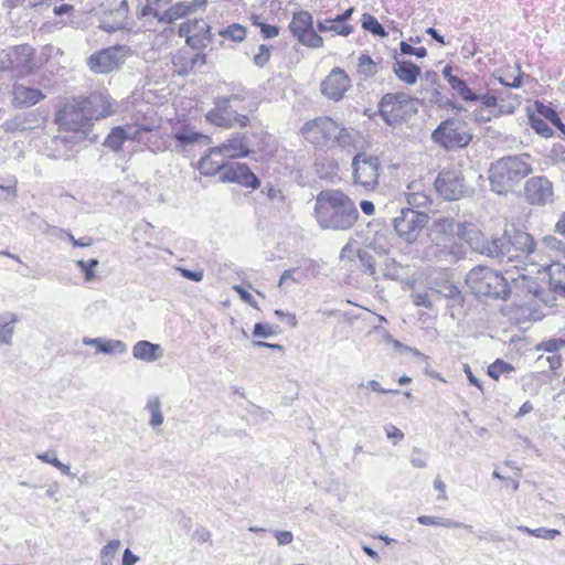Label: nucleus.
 <instances>
[{
    "instance_id": "nucleus-1",
    "label": "nucleus",
    "mask_w": 565,
    "mask_h": 565,
    "mask_svg": "<svg viewBox=\"0 0 565 565\" xmlns=\"http://www.w3.org/2000/svg\"><path fill=\"white\" fill-rule=\"evenodd\" d=\"M315 217L321 230L349 231L358 222L360 213L348 194L330 189L317 195Z\"/></svg>"
},
{
    "instance_id": "nucleus-2",
    "label": "nucleus",
    "mask_w": 565,
    "mask_h": 565,
    "mask_svg": "<svg viewBox=\"0 0 565 565\" xmlns=\"http://www.w3.org/2000/svg\"><path fill=\"white\" fill-rule=\"evenodd\" d=\"M258 109V102L246 100L245 92L239 88L226 97L214 98V126L231 129L235 126L246 127L249 118L244 113H254Z\"/></svg>"
},
{
    "instance_id": "nucleus-3",
    "label": "nucleus",
    "mask_w": 565,
    "mask_h": 565,
    "mask_svg": "<svg viewBox=\"0 0 565 565\" xmlns=\"http://www.w3.org/2000/svg\"><path fill=\"white\" fill-rule=\"evenodd\" d=\"M465 281L478 298L505 301L511 295V286L507 278L500 271L488 266L473 267L467 274Z\"/></svg>"
},
{
    "instance_id": "nucleus-4",
    "label": "nucleus",
    "mask_w": 565,
    "mask_h": 565,
    "mask_svg": "<svg viewBox=\"0 0 565 565\" xmlns=\"http://www.w3.org/2000/svg\"><path fill=\"white\" fill-rule=\"evenodd\" d=\"M531 171V166L518 156L501 158L492 163L489 169L491 190L498 194H507Z\"/></svg>"
},
{
    "instance_id": "nucleus-5",
    "label": "nucleus",
    "mask_w": 565,
    "mask_h": 565,
    "mask_svg": "<svg viewBox=\"0 0 565 565\" xmlns=\"http://www.w3.org/2000/svg\"><path fill=\"white\" fill-rule=\"evenodd\" d=\"M431 139L446 150L466 148L472 140V134L462 119L450 117L443 120L431 134Z\"/></svg>"
},
{
    "instance_id": "nucleus-6",
    "label": "nucleus",
    "mask_w": 565,
    "mask_h": 565,
    "mask_svg": "<svg viewBox=\"0 0 565 565\" xmlns=\"http://www.w3.org/2000/svg\"><path fill=\"white\" fill-rule=\"evenodd\" d=\"M352 181L366 192L375 191L380 184L382 171L381 160L377 156L360 151L354 154L351 163Z\"/></svg>"
},
{
    "instance_id": "nucleus-7",
    "label": "nucleus",
    "mask_w": 565,
    "mask_h": 565,
    "mask_svg": "<svg viewBox=\"0 0 565 565\" xmlns=\"http://www.w3.org/2000/svg\"><path fill=\"white\" fill-rule=\"evenodd\" d=\"M468 245L473 252L487 257L495 258L499 262H513V256L512 253L509 252L504 232L501 236H492L491 238H488L480 230H478L477 226L470 227Z\"/></svg>"
},
{
    "instance_id": "nucleus-8",
    "label": "nucleus",
    "mask_w": 565,
    "mask_h": 565,
    "mask_svg": "<svg viewBox=\"0 0 565 565\" xmlns=\"http://www.w3.org/2000/svg\"><path fill=\"white\" fill-rule=\"evenodd\" d=\"M379 114L388 126L407 120L413 109V99L405 93H386L379 102Z\"/></svg>"
},
{
    "instance_id": "nucleus-9",
    "label": "nucleus",
    "mask_w": 565,
    "mask_h": 565,
    "mask_svg": "<svg viewBox=\"0 0 565 565\" xmlns=\"http://www.w3.org/2000/svg\"><path fill=\"white\" fill-rule=\"evenodd\" d=\"M429 216L425 212L404 207L399 214L393 218V227L402 239L406 243H414L419 236L422 230L428 223Z\"/></svg>"
},
{
    "instance_id": "nucleus-10",
    "label": "nucleus",
    "mask_w": 565,
    "mask_h": 565,
    "mask_svg": "<svg viewBox=\"0 0 565 565\" xmlns=\"http://www.w3.org/2000/svg\"><path fill=\"white\" fill-rule=\"evenodd\" d=\"M56 122L67 131L87 132L92 127L78 98L67 100L56 113Z\"/></svg>"
},
{
    "instance_id": "nucleus-11",
    "label": "nucleus",
    "mask_w": 565,
    "mask_h": 565,
    "mask_svg": "<svg viewBox=\"0 0 565 565\" xmlns=\"http://www.w3.org/2000/svg\"><path fill=\"white\" fill-rule=\"evenodd\" d=\"M338 122L330 117H318L301 127L303 137L316 147H329L335 137Z\"/></svg>"
},
{
    "instance_id": "nucleus-12",
    "label": "nucleus",
    "mask_w": 565,
    "mask_h": 565,
    "mask_svg": "<svg viewBox=\"0 0 565 565\" xmlns=\"http://www.w3.org/2000/svg\"><path fill=\"white\" fill-rule=\"evenodd\" d=\"M214 174H218L221 182L237 183L244 188L258 189L260 180L246 163L231 162L214 168Z\"/></svg>"
},
{
    "instance_id": "nucleus-13",
    "label": "nucleus",
    "mask_w": 565,
    "mask_h": 565,
    "mask_svg": "<svg viewBox=\"0 0 565 565\" xmlns=\"http://www.w3.org/2000/svg\"><path fill=\"white\" fill-rule=\"evenodd\" d=\"M435 189L437 193L447 201L461 199L466 193L465 179L460 170H441L436 180Z\"/></svg>"
},
{
    "instance_id": "nucleus-14",
    "label": "nucleus",
    "mask_w": 565,
    "mask_h": 565,
    "mask_svg": "<svg viewBox=\"0 0 565 565\" xmlns=\"http://www.w3.org/2000/svg\"><path fill=\"white\" fill-rule=\"evenodd\" d=\"M127 51L128 49L124 45H116L104 49L89 56V67L95 73H109L125 62Z\"/></svg>"
},
{
    "instance_id": "nucleus-15",
    "label": "nucleus",
    "mask_w": 565,
    "mask_h": 565,
    "mask_svg": "<svg viewBox=\"0 0 565 565\" xmlns=\"http://www.w3.org/2000/svg\"><path fill=\"white\" fill-rule=\"evenodd\" d=\"M504 235L507 236L509 252L512 253L513 260L534 252L535 241L527 232L511 224L505 226Z\"/></svg>"
},
{
    "instance_id": "nucleus-16",
    "label": "nucleus",
    "mask_w": 565,
    "mask_h": 565,
    "mask_svg": "<svg viewBox=\"0 0 565 565\" xmlns=\"http://www.w3.org/2000/svg\"><path fill=\"white\" fill-rule=\"evenodd\" d=\"M211 26L204 20H188L183 22L179 28L180 36H184L186 44L194 50H201L206 46V42H210Z\"/></svg>"
},
{
    "instance_id": "nucleus-17",
    "label": "nucleus",
    "mask_w": 565,
    "mask_h": 565,
    "mask_svg": "<svg viewBox=\"0 0 565 565\" xmlns=\"http://www.w3.org/2000/svg\"><path fill=\"white\" fill-rule=\"evenodd\" d=\"M350 87L351 79L340 67H334L320 85L321 93L333 102L341 100Z\"/></svg>"
},
{
    "instance_id": "nucleus-18",
    "label": "nucleus",
    "mask_w": 565,
    "mask_h": 565,
    "mask_svg": "<svg viewBox=\"0 0 565 565\" xmlns=\"http://www.w3.org/2000/svg\"><path fill=\"white\" fill-rule=\"evenodd\" d=\"M463 256L460 245L454 242L433 243L424 250V258L428 262L455 264Z\"/></svg>"
},
{
    "instance_id": "nucleus-19",
    "label": "nucleus",
    "mask_w": 565,
    "mask_h": 565,
    "mask_svg": "<svg viewBox=\"0 0 565 565\" xmlns=\"http://www.w3.org/2000/svg\"><path fill=\"white\" fill-rule=\"evenodd\" d=\"M78 99L92 122L113 113L110 97L105 93L95 92L87 97H78Z\"/></svg>"
},
{
    "instance_id": "nucleus-20",
    "label": "nucleus",
    "mask_w": 565,
    "mask_h": 565,
    "mask_svg": "<svg viewBox=\"0 0 565 565\" xmlns=\"http://www.w3.org/2000/svg\"><path fill=\"white\" fill-rule=\"evenodd\" d=\"M247 136L235 132L225 142L214 146V154H220L228 159L249 157L255 149L249 148Z\"/></svg>"
},
{
    "instance_id": "nucleus-21",
    "label": "nucleus",
    "mask_w": 565,
    "mask_h": 565,
    "mask_svg": "<svg viewBox=\"0 0 565 565\" xmlns=\"http://www.w3.org/2000/svg\"><path fill=\"white\" fill-rule=\"evenodd\" d=\"M525 195L531 204L543 205L552 201L553 185L545 177H534L525 183Z\"/></svg>"
},
{
    "instance_id": "nucleus-22",
    "label": "nucleus",
    "mask_w": 565,
    "mask_h": 565,
    "mask_svg": "<svg viewBox=\"0 0 565 565\" xmlns=\"http://www.w3.org/2000/svg\"><path fill=\"white\" fill-rule=\"evenodd\" d=\"M454 66L451 64L445 65L443 68V77L447 81L449 86L457 93V95L463 100L469 103L477 102V92L469 87L467 81L459 77L454 73Z\"/></svg>"
},
{
    "instance_id": "nucleus-23",
    "label": "nucleus",
    "mask_w": 565,
    "mask_h": 565,
    "mask_svg": "<svg viewBox=\"0 0 565 565\" xmlns=\"http://www.w3.org/2000/svg\"><path fill=\"white\" fill-rule=\"evenodd\" d=\"M354 12V8L350 7L341 14H338L333 19H326L318 21L317 30L319 32L332 31L338 35L348 36L353 32V26L345 22L351 19Z\"/></svg>"
},
{
    "instance_id": "nucleus-24",
    "label": "nucleus",
    "mask_w": 565,
    "mask_h": 565,
    "mask_svg": "<svg viewBox=\"0 0 565 565\" xmlns=\"http://www.w3.org/2000/svg\"><path fill=\"white\" fill-rule=\"evenodd\" d=\"M205 63L206 56L199 52L191 53L189 51H181L172 57L174 71L180 75H185Z\"/></svg>"
},
{
    "instance_id": "nucleus-25",
    "label": "nucleus",
    "mask_w": 565,
    "mask_h": 565,
    "mask_svg": "<svg viewBox=\"0 0 565 565\" xmlns=\"http://www.w3.org/2000/svg\"><path fill=\"white\" fill-rule=\"evenodd\" d=\"M470 227H476L472 223H457L451 217H440L435 222V228L437 232L443 233L445 235H457L460 239L465 241L468 244V234L470 233Z\"/></svg>"
},
{
    "instance_id": "nucleus-26",
    "label": "nucleus",
    "mask_w": 565,
    "mask_h": 565,
    "mask_svg": "<svg viewBox=\"0 0 565 565\" xmlns=\"http://www.w3.org/2000/svg\"><path fill=\"white\" fill-rule=\"evenodd\" d=\"M394 64L393 72L395 76L407 85H414L422 74V70L418 65L408 60H398L396 52L393 55Z\"/></svg>"
},
{
    "instance_id": "nucleus-27",
    "label": "nucleus",
    "mask_w": 565,
    "mask_h": 565,
    "mask_svg": "<svg viewBox=\"0 0 565 565\" xmlns=\"http://www.w3.org/2000/svg\"><path fill=\"white\" fill-rule=\"evenodd\" d=\"M141 129L136 126L115 127L108 134L104 145L115 151H118L125 140H136Z\"/></svg>"
},
{
    "instance_id": "nucleus-28",
    "label": "nucleus",
    "mask_w": 565,
    "mask_h": 565,
    "mask_svg": "<svg viewBox=\"0 0 565 565\" xmlns=\"http://www.w3.org/2000/svg\"><path fill=\"white\" fill-rule=\"evenodd\" d=\"M188 12H190V7L185 2H178L177 4L168 8L162 12L158 9H150L149 6H147L142 9L141 14L146 15L148 13H151L160 22L172 23L173 21L183 17Z\"/></svg>"
},
{
    "instance_id": "nucleus-29",
    "label": "nucleus",
    "mask_w": 565,
    "mask_h": 565,
    "mask_svg": "<svg viewBox=\"0 0 565 565\" xmlns=\"http://www.w3.org/2000/svg\"><path fill=\"white\" fill-rule=\"evenodd\" d=\"M19 317L11 311L0 313V347H11Z\"/></svg>"
},
{
    "instance_id": "nucleus-30",
    "label": "nucleus",
    "mask_w": 565,
    "mask_h": 565,
    "mask_svg": "<svg viewBox=\"0 0 565 565\" xmlns=\"http://www.w3.org/2000/svg\"><path fill=\"white\" fill-rule=\"evenodd\" d=\"M132 355L137 360L154 362L162 356V348L159 344L141 340L134 345Z\"/></svg>"
},
{
    "instance_id": "nucleus-31",
    "label": "nucleus",
    "mask_w": 565,
    "mask_h": 565,
    "mask_svg": "<svg viewBox=\"0 0 565 565\" xmlns=\"http://www.w3.org/2000/svg\"><path fill=\"white\" fill-rule=\"evenodd\" d=\"M13 96L14 103L21 107L35 105L44 98V95L40 89L24 85H14Z\"/></svg>"
},
{
    "instance_id": "nucleus-32",
    "label": "nucleus",
    "mask_w": 565,
    "mask_h": 565,
    "mask_svg": "<svg viewBox=\"0 0 565 565\" xmlns=\"http://www.w3.org/2000/svg\"><path fill=\"white\" fill-rule=\"evenodd\" d=\"M500 100L503 102V98L501 97V95L495 94L494 90H488L484 94L477 93V102H480L486 108H499L495 115H510L514 113V105H499Z\"/></svg>"
},
{
    "instance_id": "nucleus-33",
    "label": "nucleus",
    "mask_w": 565,
    "mask_h": 565,
    "mask_svg": "<svg viewBox=\"0 0 565 565\" xmlns=\"http://www.w3.org/2000/svg\"><path fill=\"white\" fill-rule=\"evenodd\" d=\"M548 282L551 290L565 298V265L554 263L548 267Z\"/></svg>"
},
{
    "instance_id": "nucleus-34",
    "label": "nucleus",
    "mask_w": 565,
    "mask_h": 565,
    "mask_svg": "<svg viewBox=\"0 0 565 565\" xmlns=\"http://www.w3.org/2000/svg\"><path fill=\"white\" fill-rule=\"evenodd\" d=\"M431 291L440 295L448 301L449 308H461L465 303V297L460 289L451 284L445 282L438 289H431Z\"/></svg>"
},
{
    "instance_id": "nucleus-35",
    "label": "nucleus",
    "mask_w": 565,
    "mask_h": 565,
    "mask_svg": "<svg viewBox=\"0 0 565 565\" xmlns=\"http://www.w3.org/2000/svg\"><path fill=\"white\" fill-rule=\"evenodd\" d=\"M311 26H313V18L311 13L308 11H299L294 14L288 28L292 35L297 39Z\"/></svg>"
},
{
    "instance_id": "nucleus-36",
    "label": "nucleus",
    "mask_w": 565,
    "mask_h": 565,
    "mask_svg": "<svg viewBox=\"0 0 565 565\" xmlns=\"http://www.w3.org/2000/svg\"><path fill=\"white\" fill-rule=\"evenodd\" d=\"M361 25L365 31L370 32L373 35L380 38H386L388 35V33L386 32L384 26L379 22V20L370 13L362 14Z\"/></svg>"
},
{
    "instance_id": "nucleus-37",
    "label": "nucleus",
    "mask_w": 565,
    "mask_h": 565,
    "mask_svg": "<svg viewBox=\"0 0 565 565\" xmlns=\"http://www.w3.org/2000/svg\"><path fill=\"white\" fill-rule=\"evenodd\" d=\"M358 72L365 78L374 76L377 72V64L367 53H362L358 60Z\"/></svg>"
},
{
    "instance_id": "nucleus-38",
    "label": "nucleus",
    "mask_w": 565,
    "mask_h": 565,
    "mask_svg": "<svg viewBox=\"0 0 565 565\" xmlns=\"http://www.w3.org/2000/svg\"><path fill=\"white\" fill-rule=\"evenodd\" d=\"M218 35L233 42H243L246 38V28L238 23H233L218 31Z\"/></svg>"
},
{
    "instance_id": "nucleus-39",
    "label": "nucleus",
    "mask_w": 565,
    "mask_h": 565,
    "mask_svg": "<svg viewBox=\"0 0 565 565\" xmlns=\"http://www.w3.org/2000/svg\"><path fill=\"white\" fill-rule=\"evenodd\" d=\"M146 408L150 412L151 418L150 426L157 427L163 423V415L161 412V402L158 396H150L147 402Z\"/></svg>"
},
{
    "instance_id": "nucleus-40",
    "label": "nucleus",
    "mask_w": 565,
    "mask_h": 565,
    "mask_svg": "<svg viewBox=\"0 0 565 565\" xmlns=\"http://www.w3.org/2000/svg\"><path fill=\"white\" fill-rule=\"evenodd\" d=\"M174 139L183 146L194 145L196 142H203L207 145L210 142V137L206 135H202L196 131H180L174 134Z\"/></svg>"
},
{
    "instance_id": "nucleus-41",
    "label": "nucleus",
    "mask_w": 565,
    "mask_h": 565,
    "mask_svg": "<svg viewBox=\"0 0 565 565\" xmlns=\"http://www.w3.org/2000/svg\"><path fill=\"white\" fill-rule=\"evenodd\" d=\"M529 122L530 127L540 136L544 138H550L553 136L554 131L553 129L547 125V122L541 118L540 116H536L534 114L529 115Z\"/></svg>"
},
{
    "instance_id": "nucleus-42",
    "label": "nucleus",
    "mask_w": 565,
    "mask_h": 565,
    "mask_svg": "<svg viewBox=\"0 0 565 565\" xmlns=\"http://www.w3.org/2000/svg\"><path fill=\"white\" fill-rule=\"evenodd\" d=\"M428 99L431 104L437 105L441 109H448L451 106V98L444 95L440 90V84L427 89Z\"/></svg>"
},
{
    "instance_id": "nucleus-43",
    "label": "nucleus",
    "mask_w": 565,
    "mask_h": 565,
    "mask_svg": "<svg viewBox=\"0 0 565 565\" xmlns=\"http://www.w3.org/2000/svg\"><path fill=\"white\" fill-rule=\"evenodd\" d=\"M318 30H315L313 26H311L309 30H307L305 33L299 35L297 40L308 47L312 49H319L323 45V39L318 34Z\"/></svg>"
},
{
    "instance_id": "nucleus-44",
    "label": "nucleus",
    "mask_w": 565,
    "mask_h": 565,
    "mask_svg": "<svg viewBox=\"0 0 565 565\" xmlns=\"http://www.w3.org/2000/svg\"><path fill=\"white\" fill-rule=\"evenodd\" d=\"M127 345L120 340L105 339L103 347L99 348V353L105 354H125Z\"/></svg>"
},
{
    "instance_id": "nucleus-45",
    "label": "nucleus",
    "mask_w": 565,
    "mask_h": 565,
    "mask_svg": "<svg viewBox=\"0 0 565 565\" xmlns=\"http://www.w3.org/2000/svg\"><path fill=\"white\" fill-rule=\"evenodd\" d=\"M535 109L541 118L548 120L552 125L561 118L555 108L545 105L543 102L536 100Z\"/></svg>"
},
{
    "instance_id": "nucleus-46",
    "label": "nucleus",
    "mask_w": 565,
    "mask_h": 565,
    "mask_svg": "<svg viewBox=\"0 0 565 565\" xmlns=\"http://www.w3.org/2000/svg\"><path fill=\"white\" fill-rule=\"evenodd\" d=\"M120 547V541L119 540H111L109 541L100 551V561L102 564H111L116 553L118 552Z\"/></svg>"
},
{
    "instance_id": "nucleus-47",
    "label": "nucleus",
    "mask_w": 565,
    "mask_h": 565,
    "mask_svg": "<svg viewBox=\"0 0 565 565\" xmlns=\"http://www.w3.org/2000/svg\"><path fill=\"white\" fill-rule=\"evenodd\" d=\"M297 268L299 269L301 276H303V279L306 280L311 276L318 275L320 266L316 260L307 258L302 259L297 266Z\"/></svg>"
},
{
    "instance_id": "nucleus-48",
    "label": "nucleus",
    "mask_w": 565,
    "mask_h": 565,
    "mask_svg": "<svg viewBox=\"0 0 565 565\" xmlns=\"http://www.w3.org/2000/svg\"><path fill=\"white\" fill-rule=\"evenodd\" d=\"M358 258H359L361 265L363 266L364 271L371 276H374L376 273V269H375V260H374L373 255L366 249H359Z\"/></svg>"
},
{
    "instance_id": "nucleus-49",
    "label": "nucleus",
    "mask_w": 565,
    "mask_h": 565,
    "mask_svg": "<svg viewBox=\"0 0 565 565\" xmlns=\"http://www.w3.org/2000/svg\"><path fill=\"white\" fill-rule=\"evenodd\" d=\"M403 266L395 259L391 258L384 263L383 275L390 279H399L402 276Z\"/></svg>"
},
{
    "instance_id": "nucleus-50",
    "label": "nucleus",
    "mask_w": 565,
    "mask_h": 565,
    "mask_svg": "<svg viewBox=\"0 0 565 565\" xmlns=\"http://www.w3.org/2000/svg\"><path fill=\"white\" fill-rule=\"evenodd\" d=\"M99 262L96 258H92L89 260H77L76 266L83 271L84 277L87 281H90L95 278L94 269L98 266Z\"/></svg>"
},
{
    "instance_id": "nucleus-51",
    "label": "nucleus",
    "mask_w": 565,
    "mask_h": 565,
    "mask_svg": "<svg viewBox=\"0 0 565 565\" xmlns=\"http://www.w3.org/2000/svg\"><path fill=\"white\" fill-rule=\"evenodd\" d=\"M512 370L513 367L511 364L498 359L488 367V374L493 380H498L501 374L510 372Z\"/></svg>"
},
{
    "instance_id": "nucleus-52",
    "label": "nucleus",
    "mask_w": 565,
    "mask_h": 565,
    "mask_svg": "<svg viewBox=\"0 0 565 565\" xmlns=\"http://www.w3.org/2000/svg\"><path fill=\"white\" fill-rule=\"evenodd\" d=\"M334 135H335V137L333 138L331 143H337L340 147H348L353 141V137L350 134V131L347 128L341 127L339 124H338V129H335Z\"/></svg>"
},
{
    "instance_id": "nucleus-53",
    "label": "nucleus",
    "mask_w": 565,
    "mask_h": 565,
    "mask_svg": "<svg viewBox=\"0 0 565 565\" xmlns=\"http://www.w3.org/2000/svg\"><path fill=\"white\" fill-rule=\"evenodd\" d=\"M271 46L260 44L257 54L254 55V64L258 67H264L270 60Z\"/></svg>"
},
{
    "instance_id": "nucleus-54",
    "label": "nucleus",
    "mask_w": 565,
    "mask_h": 565,
    "mask_svg": "<svg viewBox=\"0 0 565 565\" xmlns=\"http://www.w3.org/2000/svg\"><path fill=\"white\" fill-rule=\"evenodd\" d=\"M212 147H209L195 166L202 175H212V162L210 161Z\"/></svg>"
},
{
    "instance_id": "nucleus-55",
    "label": "nucleus",
    "mask_w": 565,
    "mask_h": 565,
    "mask_svg": "<svg viewBox=\"0 0 565 565\" xmlns=\"http://www.w3.org/2000/svg\"><path fill=\"white\" fill-rule=\"evenodd\" d=\"M399 50L403 55H414L417 58L427 56V50L424 46L415 47L406 41L399 43Z\"/></svg>"
},
{
    "instance_id": "nucleus-56",
    "label": "nucleus",
    "mask_w": 565,
    "mask_h": 565,
    "mask_svg": "<svg viewBox=\"0 0 565 565\" xmlns=\"http://www.w3.org/2000/svg\"><path fill=\"white\" fill-rule=\"evenodd\" d=\"M288 280H290L295 284H300V282L305 281L303 276H301V273L299 271L297 266L294 268L286 269L281 274L280 279H279V286H282Z\"/></svg>"
},
{
    "instance_id": "nucleus-57",
    "label": "nucleus",
    "mask_w": 565,
    "mask_h": 565,
    "mask_svg": "<svg viewBox=\"0 0 565 565\" xmlns=\"http://www.w3.org/2000/svg\"><path fill=\"white\" fill-rule=\"evenodd\" d=\"M564 347L563 338L550 339L539 344V349H543L546 352L557 354V352Z\"/></svg>"
},
{
    "instance_id": "nucleus-58",
    "label": "nucleus",
    "mask_w": 565,
    "mask_h": 565,
    "mask_svg": "<svg viewBox=\"0 0 565 565\" xmlns=\"http://www.w3.org/2000/svg\"><path fill=\"white\" fill-rule=\"evenodd\" d=\"M521 281L522 287L526 289L527 292L534 295L535 297H540L543 294V289L541 288L536 280L522 276Z\"/></svg>"
},
{
    "instance_id": "nucleus-59",
    "label": "nucleus",
    "mask_w": 565,
    "mask_h": 565,
    "mask_svg": "<svg viewBox=\"0 0 565 565\" xmlns=\"http://www.w3.org/2000/svg\"><path fill=\"white\" fill-rule=\"evenodd\" d=\"M262 193L266 194V196H267L270 201H273V202L277 201V202H280V203H281V202H284V200H285V196H284V194H282L281 190H279V189L275 188V186H274L273 184H270V183L266 184V185L263 188Z\"/></svg>"
},
{
    "instance_id": "nucleus-60",
    "label": "nucleus",
    "mask_w": 565,
    "mask_h": 565,
    "mask_svg": "<svg viewBox=\"0 0 565 565\" xmlns=\"http://www.w3.org/2000/svg\"><path fill=\"white\" fill-rule=\"evenodd\" d=\"M438 526L447 527V529H465L467 531H472V525L466 524L459 521H455L448 518H441L439 516V523Z\"/></svg>"
},
{
    "instance_id": "nucleus-61",
    "label": "nucleus",
    "mask_w": 565,
    "mask_h": 565,
    "mask_svg": "<svg viewBox=\"0 0 565 565\" xmlns=\"http://www.w3.org/2000/svg\"><path fill=\"white\" fill-rule=\"evenodd\" d=\"M384 430L386 433L387 438L392 439L395 445L404 439V433L398 427L392 424L385 425Z\"/></svg>"
},
{
    "instance_id": "nucleus-62",
    "label": "nucleus",
    "mask_w": 565,
    "mask_h": 565,
    "mask_svg": "<svg viewBox=\"0 0 565 565\" xmlns=\"http://www.w3.org/2000/svg\"><path fill=\"white\" fill-rule=\"evenodd\" d=\"M561 535V532L556 529H546V527H537L534 529L533 536L543 539V540H554Z\"/></svg>"
},
{
    "instance_id": "nucleus-63",
    "label": "nucleus",
    "mask_w": 565,
    "mask_h": 565,
    "mask_svg": "<svg viewBox=\"0 0 565 565\" xmlns=\"http://www.w3.org/2000/svg\"><path fill=\"white\" fill-rule=\"evenodd\" d=\"M413 302L417 307H424L427 309H431L434 306L433 301L430 300V296L427 292L415 294L413 296Z\"/></svg>"
},
{
    "instance_id": "nucleus-64",
    "label": "nucleus",
    "mask_w": 565,
    "mask_h": 565,
    "mask_svg": "<svg viewBox=\"0 0 565 565\" xmlns=\"http://www.w3.org/2000/svg\"><path fill=\"white\" fill-rule=\"evenodd\" d=\"M253 334L255 337L268 338L274 334V331H273L271 327L268 326L267 323L257 322L254 326Z\"/></svg>"
}]
</instances>
